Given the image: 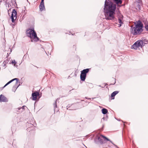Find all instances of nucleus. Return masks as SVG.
I'll use <instances>...</instances> for the list:
<instances>
[{
    "label": "nucleus",
    "mask_w": 148,
    "mask_h": 148,
    "mask_svg": "<svg viewBox=\"0 0 148 148\" xmlns=\"http://www.w3.org/2000/svg\"><path fill=\"white\" fill-rule=\"evenodd\" d=\"M69 34L70 35V34H71V35H73V34H72V33L70 34Z\"/></svg>",
    "instance_id": "obj_22"
},
{
    "label": "nucleus",
    "mask_w": 148,
    "mask_h": 148,
    "mask_svg": "<svg viewBox=\"0 0 148 148\" xmlns=\"http://www.w3.org/2000/svg\"><path fill=\"white\" fill-rule=\"evenodd\" d=\"M44 1V0H41V2L39 5V8L40 11H42L45 10Z\"/></svg>",
    "instance_id": "obj_12"
},
{
    "label": "nucleus",
    "mask_w": 148,
    "mask_h": 148,
    "mask_svg": "<svg viewBox=\"0 0 148 148\" xmlns=\"http://www.w3.org/2000/svg\"><path fill=\"white\" fill-rule=\"evenodd\" d=\"M115 4L106 0L104 11L105 18L108 20H113L115 18V11L116 9Z\"/></svg>",
    "instance_id": "obj_1"
},
{
    "label": "nucleus",
    "mask_w": 148,
    "mask_h": 148,
    "mask_svg": "<svg viewBox=\"0 0 148 148\" xmlns=\"http://www.w3.org/2000/svg\"><path fill=\"white\" fill-rule=\"evenodd\" d=\"M89 69H87L83 70L81 72L80 79L83 81H84L86 76V74L89 72Z\"/></svg>",
    "instance_id": "obj_4"
},
{
    "label": "nucleus",
    "mask_w": 148,
    "mask_h": 148,
    "mask_svg": "<svg viewBox=\"0 0 148 148\" xmlns=\"http://www.w3.org/2000/svg\"><path fill=\"white\" fill-rule=\"evenodd\" d=\"M25 107L27 108L26 106H24L23 107H22L19 108L18 109V110H20L21 109H22V110H24V109L25 108Z\"/></svg>",
    "instance_id": "obj_18"
},
{
    "label": "nucleus",
    "mask_w": 148,
    "mask_h": 148,
    "mask_svg": "<svg viewBox=\"0 0 148 148\" xmlns=\"http://www.w3.org/2000/svg\"><path fill=\"white\" fill-rule=\"evenodd\" d=\"M142 2L141 0H137L135 2V8L138 10H141V6L142 5Z\"/></svg>",
    "instance_id": "obj_7"
},
{
    "label": "nucleus",
    "mask_w": 148,
    "mask_h": 148,
    "mask_svg": "<svg viewBox=\"0 0 148 148\" xmlns=\"http://www.w3.org/2000/svg\"><path fill=\"white\" fill-rule=\"evenodd\" d=\"M118 18L119 27H120L123 24V16L122 15L120 14L118 16Z\"/></svg>",
    "instance_id": "obj_9"
},
{
    "label": "nucleus",
    "mask_w": 148,
    "mask_h": 148,
    "mask_svg": "<svg viewBox=\"0 0 148 148\" xmlns=\"http://www.w3.org/2000/svg\"><path fill=\"white\" fill-rule=\"evenodd\" d=\"M143 41L142 40H139L137 41L134 44V46L135 47V45H136L137 47L141 48L143 45Z\"/></svg>",
    "instance_id": "obj_10"
},
{
    "label": "nucleus",
    "mask_w": 148,
    "mask_h": 148,
    "mask_svg": "<svg viewBox=\"0 0 148 148\" xmlns=\"http://www.w3.org/2000/svg\"><path fill=\"white\" fill-rule=\"evenodd\" d=\"M7 101V99L3 95H1L0 96V101L1 102H6Z\"/></svg>",
    "instance_id": "obj_13"
},
{
    "label": "nucleus",
    "mask_w": 148,
    "mask_h": 148,
    "mask_svg": "<svg viewBox=\"0 0 148 148\" xmlns=\"http://www.w3.org/2000/svg\"><path fill=\"white\" fill-rule=\"evenodd\" d=\"M17 18V12L15 9H13L12 12V14L11 16L12 22L14 23Z\"/></svg>",
    "instance_id": "obj_6"
},
{
    "label": "nucleus",
    "mask_w": 148,
    "mask_h": 148,
    "mask_svg": "<svg viewBox=\"0 0 148 148\" xmlns=\"http://www.w3.org/2000/svg\"><path fill=\"white\" fill-rule=\"evenodd\" d=\"M27 35L31 39H33L35 41L38 40L39 38L37 37L36 34L34 29H30L27 30Z\"/></svg>",
    "instance_id": "obj_3"
},
{
    "label": "nucleus",
    "mask_w": 148,
    "mask_h": 148,
    "mask_svg": "<svg viewBox=\"0 0 148 148\" xmlns=\"http://www.w3.org/2000/svg\"><path fill=\"white\" fill-rule=\"evenodd\" d=\"M113 1L114 2L118 5L121 4L122 2L121 0H113Z\"/></svg>",
    "instance_id": "obj_14"
},
{
    "label": "nucleus",
    "mask_w": 148,
    "mask_h": 148,
    "mask_svg": "<svg viewBox=\"0 0 148 148\" xmlns=\"http://www.w3.org/2000/svg\"><path fill=\"white\" fill-rule=\"evenodd\" d=\"M112 99H114V98H112Z\"/></svg>",
    "instance_id": "obj_25"
},
{
    "label": "nucleus",
    "mask_w": 148,
    "mask_h": 148,
    "mask_svg": "<svg viewBox=\"0 0 148 148\" xmlns=\"http://www.w3.org/2000/svg\"><path fill=\"white\" fill-rule=\"evenodd\" d=\"M135 47L134 46L133 44L132 46V48L135 49L136 50L138 49V48L139 47H138L137 46V45H135Z\"/></svg>",
    "instance_id": "obj_17"
},
{
    "label": "nucleus",
    "mask_w": 148,
    "mask_h": 148,
    "mask_svg": "<svg viewBox=\"0 0 148 148\" xmlns=\"http://www.w3.org/2000/svg\"><path fill=\"white\" fill-rule=\"evenodd\" d=\"M16 80V82L15 83V85H16L17 84H18V79L17 78H15L14 79H12V80H11L10 81H9L6 84H5V85L3 86V88L5 87L7 85H8L11 82H12L13 81ZM19 86H16L15 85L14 86L12 89V91L13 92H15L17 88Z\"/></svg>",
    "instance_id": "obj_5"
},
{
    "label": "nucleus",
    "mask_w": 148,
    "mask_h": 148,
    "mask_svg": "<svg viewBox=\"0 0 148 148\" xmlns=\"http://www.w3.org/2000/svg\"><path fill=\"white\" fill-rule=\"evenodd\" d=\"M32 42H33V40H31Z\"/></svg>",
    "instance_id": "obj_26"
},
{
    "label": "nucleus",
    "mask_w": 148,
    "mask_h": 148,
    "mask_svg": "<svg viewBox=\"0 0 148 148\" xmlns=\"http://www.w3.org/2000/svg\"><path fill=\"white\" fill-rule=\"evenodd\" d=\"M39 95V93L38 92H35L32 94V99L33 100H36L37 99V97Z\"/></svg>",
    "instance_id": "obj_11"
},
{
    "label": "nucleus",
    "mask_w": 148,
    "mask_h": 148,
    "mask_svg": "<svg viewBox=\"0 0 148 148\" xmlns=\"http://www.w3.org/2000/svg\"><path fill=\"white\" fill-rule=\"evenodd\" d=\"M74 105H72V106H71V107H73Z\"/></svg>",
    "instance_id": "obj_23"
},
{
    "label": "nucleus",
    "mask_w": 148,
    "mask_h": 148,
    "mask_svg": "<svg viewBox=\"0 0 148 148\" xmlns=\"http://www.w3.org/2000/svg\"><path fill=\"white\" fill-rule=\"evenodd\" d=\"M102 113L103 114H106L108 112L107 110L105 108H103L102 110Z\"/></svg>",
    "instance_id": "obj_16"
},
{
    "label": "nucleus",
    "mask_w": 148,
    "mask_h": 148,
    "mask_svg": "<svg viewBox=\"0 0 148 148\" xmlns=\"http://www.w3.org/2000/svg\"><path fill=\"white\" fill-rule=\"evenodd\" d=\"M76 109V108H74V109H71V110H75V109Z\"/></svg>",
    "instance_id": "obj_24"
},
{
    "label": "nucleus",
    "mask_w": 148,
    "mask_h": 148,
    "mask_svg": "<svg viewBox=\"0 0 148 148\" xmlns=\"http://www.w3.org/2000/svg\"><path fill=\"white\" fill-rule=\"evenodd\" d=\"M119 92L117 91H116L112 93L111 94V97H113L115 96Z\"/></svg>",
    "instance_id": "obj_15"
},
{
    "label": "nucleus",
    "mask_w": 148,
    "mask_h": 148,
    "mask_svg": "<svg viewBox=\"0 0 148 148\" xmlns=\"http://www.w3.org/2000/svg\"><path fill=\"white\" fill-rule=\"evenodd\" d=\"M143 27V24L140 21H138L134 27H131V33L135 35L140 34L142 31Z\"/></svg>",
    "instance_id": "obj_2"
},
{
    "label": "nucleus",
    "mask_w": 148,
    "mask_h": 148,
    "mask_svg": "<svg viewBox=\"0 0 148 148\" xmlns=\"http://www.w3.org/2000/svg\"><path fill=\"white\" fill-rule=\"evenodd\" d=\"M12 64H16V62L14 60L12 61Z\"/></svg>",
    "instance_id": "obj_20"
},
{
    "label": "nucleus",
    "mask_w": 148,
    "mask_h": 148,
    "mask_svg": "<svg viewBox=\"0 0 148 148\" xmlns=\"http://www.w3.org/2000/svg\"><path fill=\"white\" fill-rule=\"evenodd\" d=\"M54 110H55L56 109V108H57V104H56V101L55 103L54 104Z\"/></svg>",
    "instance_id": "obj_19"
},
{
    "label": "nucleus",
    "mask_w": 148,
    "mask_h": 148,
    "mask_svg": "<svg viewBox=\"0 0 148 148\" xmlns=\"http://www.w3.org/2000/svg\"><path fill=\"white\" fill-rule=\"evenodd\" d=\"M97 137L98 140L101 144H103L104 143L103 140L104 139L108 141H110L109 139L102 135H100L99 136H98Z\"/></svg>",
    "instance_id": "obj_8"
},
{
    "label": "nucleus",
    "mask_w": 148,
    "mask_h": 148,
    "mask_svg": "<svg viewBox=\"0 0 148 148\" xmlns=\"http://www.w3.org/2000/svg\"><path fill=\"white\" fill-rule=\"evenodd\" d=\"M145 28L148 31V24L147 25L145 26Z\"/></svg>",
    "instance_id": "obj_21"
}]
</instances>
